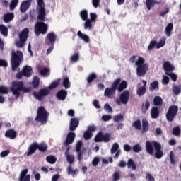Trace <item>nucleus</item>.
<instances>
[{"instance_id": "obj_63", "label": "nucleus", "mask_w": 181, "mask_h": 181, "mask_svg": "<svg viewBox=\"0 0 181 181\" xmlns=\"http://www.w3.org/2000/svg\"><path fill=\"white\" fill-rule=\"evenodd\" d=\"M113 181H118L120 179V175L119 172H115L112 175Z\"/></svg>"}, {"instance_id": "obj_23", "label": "nucleus", "mask_w": 181, "mask_h": 181, "mask_svg": "<svg viewBox=\"0 0 181 181\" xmlns=\"http://www.w3.org/2000/svg\"><path fill=\"white\" fill-rule=\"evenodd\" d=\"M37 149L40 152L45 153V152H47V149H49V146L45 142H41L40 144L37 143Z\"/></svg>"}, {"instance_id": "obj_52", "label": "nucleus", "mask_w": 181, "mask_h": 181, "mask_svg": "<svg viewBox=\"0 0 181 181\" xmlns=\"http://www.w3.org/2000/svg\"><path fill=\"white\" fill-rule=\"evenodd\" d=\"M114 122H119V121H124V115L122 114L117 115L113 117Z\"/></svg>"}, {"instance_id": "obj_14", "label": "nucleus", "mask_w": 181, "mask_h": 181, "mask_svg": "<svg viewBox=\"0 0 181 181\" xmlns=\"http://www.w3.org/2000/svg\"><path fill=\"white\" fill-rule=\"evenodd\" d=\"M19 40L27 42L29 37V28H24L21 33H18Z\"/></svg>"}, {"instance_id": "obj_22", "label": "nucleus", "mask_w": 181, "mask_h": 181, "mask_svg": "<svg viewBox=\"0 0 181 181\" xmlns=\"http://www.w3.org/2000/svg\"><path fill=\"white\" fill-rule=\"evenodd\" d=\"M163 67L165 73H170V71H173L175 70V66L172 65L169 61H165L163 63Z\"/></svg>"}, {"instance_id": "obj_13", "label": "nucleus", "mask_w": 181, "mask_h": 181, "mask_svg": "<svg viewBox=\"0 0 181 181\" xmlns=\"http://www.w3.org/2000/svg\"><path fill=\"white\" fill-rule=\"evenodd\" d=\"M4 136L6 138H9V139H16V137L18 136V132L13 129H9L6 131Z\"/></svg>"}, {"instance_id": "obj_10", "label": "nucleus", "mask_w": 181, "mask_h": 181, "mask_svg": "<svg viewBox=\"0 0 181 181\" xmlns=\"http://www.w3.org/2000/svg\"><path fill=\"white\" fill-rule=\"evenodd\" d=\"M128 101H129V90H126L120 94L119 99L116 100V103L117 105H121L122 103L125 105L128 104Z\"/></svg>"}, {"instance_id": "obj_47", "label": "nucleus", "mask_w": 181, "mask_h": 181, "mask_svg": "<svg viewBox=\"0 0 181 181\" xmlns=\"http://www.w3.org/2000/svg\"><path fill=\"white\" fill-rule=\"evenodd\" d=\"M158 45V42H156V40H151L147 47L148 52H152V50H153L154 47H156Z\"/></svg>"}, {"instance_id": "obj_6", "label": "nucleus", "mask_w": 181, "mask_h": 181, "mask_svg": "<svg viewBox=\"0 0 181 181\" xmlns=\"http://www.w3.org/2000/svg\"><path fill=\"white\" fill-rule=\"evenodd\" d=\"M120 81L121 78H117L113 81L110 88H106L104 92L105 97H107V98L110 99L114 98V96L115 95V91H117V88H118V86Z\"/></svg>"}, {"instance_id": "obj_25", "label": "nucleus", "mask_w": 181, "mask_h": 181, "mask_svg": "<svg viewBox=\"0 0 181 181\" xmlns=\"http://www.w3.org/2000/svg\"><path fill=\"white\" fill-rule=\"evenodd\" d=\"M15 18V14L13 13H7L4 15L3 21L5 23H9L11 21H13Z\"/></svg>"}, {"instance_id": "obj_20", "label": "nucleus", "mask_w": 181, "mask_h": 181, "mask_svg": "<svg viewBox=\"0 0 181 181\" xmlns=\"http://www.w3.org/2000/svg\"><path fill=\"white\" fill-rule=\"evenodd\" d=\"M143 86L137 89L136 94L139 95V97H142L146 93V84L148 83L145 80H142Z\"/></svg>"}, {"instance_id": "obj_18", "label": "nucleus", "mask_w": 181, "mask_h": 181, "mask_svg": "<svg viewBox=\"0 0 181 181\" xmlns=\"http://www.w3.org/2000/svg\"><path fill=\"white\" fill-rule=\"evenodd\" d=\"M37 151V142H33L32 143L26 152L27 156H32L33 153H35Z\"/></svg>"}, {"instance_id": "obj_2", "label": "nucleus", "mask_w": 181, "mask_h": 181, "mask_svg": "<svg viewBox=\"0 0 181 181\" xmlns=\"http://www.w3.org/2000/svg\"><path fill=\"white\" fill-rule=\"evenodd\" d=\"M11 90L13 93V95H14L16 98H19L21 96V92L19 91H23V93H30V88L24 87L23 81H14L12 83Z\"/></svg>"}, {"instance_id": "obj_57", "label": "nucleus", "mask_w": 181, "mask_h": 181, "mask_svg": "<svg viewBox=\"0 0 181 181\" xmlns=\"http://www.w3.org/2000/svg\"><path fill=\"white\" fill-rule=\"evenodd\" d=\"M109 141H111V136L110 135V133H105L103 134V142L107 144Z\"/></svg>"}, {"instance_id": "obj_43", "label": "nucleus", "mask_w": 181, "mask_h": 181, "mask_svg": "<svg viewBox=\"0 0 181 181\" xmlns=\"http://www.w3.org/2000/svg\"><path fill=\"white\" fill-rule=\"evenodd\" d=\"M18 4H19V0H11L9 4L10 11L15 10V8L18 6Z\"/></svg>"}, {"instance_id": "obj_59", "label": "nucleus", "mask_w": 181, "mask_h": 181, "mask_svg": "<svg viewBox=\"0 0 181 181\" xmlns=\"http://www.w3.org/2000/svg\"><path fill=\"white\" fill-rule=\"evenodd\" d=\"M166 42V38H163L159 41L158 43H157L156 48L160 49V47H163L165 45V43Z\"/></svg>"}, {"instance_id": "obj_58", "label": "nucleus", "mask_w": 181, "mask_h": 181, "mask_svg": "<svg viewBox=\"0 0 181 181\" xmlns=\"http://www.w3.org/2000/svg\"><path fill=\"white\" fill-rule=\"evenodd\" d=\"M170 160L171 165H176V160H175V153L173 151L170 152Z\"/></svg>"}, {"instance_id": "obj_34", "label": "nucleus", "mask_w": 181, "mask_h": 181, "mask_svg": "<svg viewBox=\"0 0 181 181\" xmlns=\"http://www.w3.org/2000/svg\"><path fill=\"white\" fill-rule=\"evenodd\" d=\"M172 90L175 95H179L181 93V85L180 84H173Z\"/></svg>"}, {"instance_id": "obj_17", "label": "nucleus", "mask_w": 181, "mask_h": 181, "mask_svg": "<svg viewBox=\"0 0 181 181\" xmlns=\"http://www.w3.org/2000/svg\"><path fill=\"white\" fill-rule=\"evenodd\" d=\"M78 125H80V122L78 121V119L76 117L71 118L69 124V131H71V132H73L74 131L77 129Z\"/></svg>"}, {"instance_id": "obj_37", "label": "nucleus", "mask_w": 181, "mask_h": 181, "mask_svg": "<svg viewBox=\"0 0 181 181\" xmlns=\"http://www.w3.org/2000/svg\"><path fill=\"white\" fill-rule=\"evenodd\" d=\"M149 129V122L146 119H142V131L143 132H146Z\"/></svg>"}, {"instance_id": "obj_29", "label": "nucleus", "mask_w": 181, "mask_h": 181, "mask_svg": "<svg viewBox=\"0 0 181 181\" xmlns=\"http://www.w3.org/2000/svg\"><path fill=\"white\" fill-rule=\"evenodd\" d=\"M127 87H128V83H127V81H122V82H119L117 90L119 91V93H122V91H124Z\"/></svg>"}, {"instance_id": "obj_53", "label": "nucleus", "mask_w": 181, "mask_h": 181, "mask_svg": "<svg viewBox=\"0 0 181 181\" xmlns=\"http://www.w3.org/2000/svg\"><path fill=\"white\" fill-rule=\"evenodd\" d=\"M79 59L80 54L78 53H75L71 57V62H72L73 63H76V62H78Z\"/></svg>"}, {"instance_id": "obj_19", "label": "nucleus", "mask_w": 181, "mask_h": 181, "mask_svg": "<svg viewBox=\"0 0 181 181\" xmlns=\"http://www.w3.org/2000/svg\"><path fill=\"white\" fill-rule=\"evenodd\" d=\"M160 4H162V0H146V5L148 11H151L155 5H160Z\"/></svg>"}, {"instance_id": "obj_26", "label": "nucleus", "mask_w": 181, "mask_h": 181, "mask_svg": "<svg viewBox=\"0 0 181 181\" xmlns=\"http://www.w3.org/2000/svg\"><path fill=\"white\" fill-rule=\"evenodd\" d=\"M30 5L29 3H28V1H23L20 6V11L22 13H25L26 12V11H28L29 9V8H30Z\"/></svg>"}, {"instance_id": "obj_28", "label": "nucleus", "mask_w": 181, "mask_h": 181, "mask_svg": "<svg viewBox=\"0 0 181 181\" xmlns=\"http://www.w3.org/2000/svg\"><path fill=\"white\" fill-rule=\"evenodd\" d=\"M23 74L24 77H30L32 76V67L29 66H25L23 67Z\"/></svg>"}, {"instance_id": "obj_16", "label": "nucleus", "mask_w": 181, "mask_h": 181, "mask_svg": "<svg viewBox=\"0 0 181 181\" xmlns=\"http://www.w3.org/2000/svg\"><path fill=\"white\" fill-rule=\"evenodd\" d=\"M29 169L26 168L23 170L19 176V181H30V175H28Z\"/></svg>"}, {"instance_id": "obj_32", "label": "nucleus", "mask_w": 181, "mask_h": 181, "mask_svg": "<svg viewBox=\"0 0 181 181\" xmlns=\"http://www.w3.org/2000/svg\"><path fill=\"white\" fill-rule=\"evenodd\" d=\"M163 104V99L160 96H156L153 98V105L154 107H161Z\"/></svg>"}, {"instance_id": "obj_9", "label": "nucleus", "mask_w": 181, "mask_h": 181, "mask_svg": "<svg viewBox=\"0 0 181 181\" xmlns=\"http://www.w3.org/2000/svg\"><path fill=\"white\" fill-rule=\"evenodd\" d=\"M37 6H39V9L37 19L38 21H45V18L46 16V8H45L46 4L43 0H37Z\"/></svg>"}, {"instance_id": "obj_40", "label": "nucleus", "mask_w": 181, "mask_h": 181, "mask_svg": "<svg viewBox=\"0 0 181 181\" xmlns=\"http://www.w3.org/2000/svg\"><path fill=\"white\" fill-rule=\"evenodd\" d=\"M104 133L103 132H99L94 138L95 142H103Z\"/></svg>"}, {"instance_id": "obj_4", "label": "nucleus", "mask_w": 181, "mask_h": 181, "mask_svg": "<svg viewBox=\"0 0 181 181\" xmlns=\"http://www.w3.org/2000/svg\"><path fill=\"white\" fill-rule=\"evenodd\" d=\"M136 67V74L138 77H142L146 74V71L149 70L147 64H145V59L142 57H139V59L135 63Z\"/></svg>"}, {"instance_id": "obj_41", "label": "nucleus", "mask_w": 181, "mask_h": 181, "mask_svg": "<svg viewBox=\"0 0 181 181\" xmlns=\"http://www.w3.org/2000/svg\"><path fill=\"white\" fill-rule=\"evenodd\" d=\"M80 16L82 21H87L88 19V11L86 9L81 11Z\"/></svg>"}, {"instance_id": "obj_55", "label": "nucleus", "mask_w": 181, "mask_h": 181, "mask_svg": "<svg viewBox=\"0 0 181 181\" xmlns=\"http://www.w3.org/2000/svg\"><path fill=\"white\" fill-rule=\"evenodd\" d=\"M141 151H142V147L139 144H136L133 146V152L139 153V152H141Z\"/></svg>"}, {"instance_id": "obj_64", "label": "nucleus", "mask_w": 181, "mask_h": 181, "mask_svg": "<svg viewBox=\"0 0 181 181\" xmlns=\"http://www.w3.org/2000/svg\"><path fill=\"white\" fill-rule=\"evenodd\" d=\"M0 94H8V88L5 86H0Z\"/></svg>"}, {"instance_id": "obj_42", "label": "nucleus", "mask_w": 181, "mask_h": 181, "mask_svg": "<svg viewBox=\"0 0 181 181\" xmlns=\"http://www.w3.org/2000/svg\"><path fill=\"white\" fill-rule=\"evenodd\" d=\"M132 125L136 129H138L139 131H141V129H142V124L141 123V119H139L134 121Z\"/></svg>"}, {"instance_id": "obj_60", "label": "nucleus", "mask_w": 181, "mask_h": 181, "mask_svg": "<svg viewBox=\"0 0 181 181\" xmlns=\"http://www.w3.org/2000/svg\"><path fill=\"white\" fill-rule=\"evenodd\" d=\"M84 139L86 140H88L93 136V134H91V132H88V130L86 131L83 134Z\"/></svg>"}, {"instance_id": "obj_15", "label": "nucleus", "mask_w": 181, "mask_h": 181, "mask_svg": "<svg viewBox=\"0 0 181 181\" xmlns=\"http://www.w3.org/2000/svg\"><path fill=\"white\" fill-rule=\"evenodd\" d=\"M74 139H76V133L73 132H69L65 140L64 145L66 146H68V145H71V144L74 142Z\"/></svg>"}, {"instance_id": "obj_31", "label": "nucleus", "mask_w": 181, "mask_h": 181, "mask_svg": "<svg viewBox=\"0 0 181 181\" xmlns=\"http://www.w3.org/2000/svg\"><path fill=\"white\" fill-rule=\"evenodd\" d=\"M149 107H151V103L149 100H146L145 103L141 104V112L146 114V112L149 110Z\"/></svg>"}, {"instance_id": "obj_5", "label": "nucleus", "mask_w": 181, "mask_h": 181, "mask_svg": "<svg viewBox=\"0 0 181 181\" xmlns=\"http://www.w3.org/2000/svg\"><path fill=\"white\" fill-rule=\"evenodd\" d=\"M23 60V53L22 51H12L11 52V68L13 71L21 66V62Z\"/></svg>"}, {"instance_id": "obj_12", "label": "nucleus", "mask_w": 181, "mask_h": 181, "mask_svg": "<svg viewBox=\"0 0 181 181\" xmlns=\"http://www.w3.org/2000/svg\"><path fill=\"white\" fill-rule=\"evenodd\" d=\"M56 34L53 32H51L47 35L45 38V43L47 46H50V45H54L56 43L57 39Z\"/></svg>"}, {"instance_id": "obj_8", "label": "nucleus", "mask_w": 181, "mask_h": 181, "mask_svg": "<svg viewBox=\"0 0 181 181\" xmlns=\"http://www.w3.org/2000/svg\"><path fill=\"white\" fill-rule=\"evenodd\" d=\"M179 111V107L175 105H172L169 107L168 110L165 115L166 119L168 122H173L176 115H177V112Z\"/></svg>"}, {"instance_id": "obj_1", "label": "nucleus", "mask_w": 181, "mask_h": 181, "mask_svg": "<svg viewBox=\"0 0 181 181\" xmlns=\"http://www.w3.org/2000/svg\"><path fill=\"white\" fill-rule=\"evenodd\" d=\"M153 147L155 148L154 156L156 159H161L163 156V151L162 150V146L158 141H149L146 142V151L148 155H153Z\"/></svg>"}, {"instance_id": "obj_38", "label": "nucleus", "mask_w": 181, "mask_h": 181, "mask_svg": "<svg viewBox=\"0 0 181 181\" xmlns=\"http://www.w3.org/2000/svg\"><path fill=\"white\" fill-rule=\"evenodd\" d=\"M153 90H159V82L158 81H154L150 84V91H153Z\"/></svg>"}, {"instance_id": "obj_27", "label": "nucleus", "mask_w": 181, "mask_h": 181, "mask_svg": "<svg viewBox=\"0 0 181 181\" xmlns=\"http://www.w3.org/2000/svg\"><path fill=\"white\" fill-rule=\"evenodd\" d=\"M151 117L153 119H156V118L159 117V109L158 108V107L154 106L151 108Z\"/></svg>"}, {"instance_id": "obj_48", "label": "nucleus", "mask_w": 181, "mask_h": 181, "mask_svg": "<svg viewBox=\"0 0 181 181\" xmlns=\"http://www.w3.org/2000/svg\"><path fill=\"white\" fill-rule=\"evenodd\" d=\"M166 76L171 78L172 81H177V75L173 72H165Z\"/></svg>"}, {"instance_id": "obj_44", "label": "nucleus", "mask_w": 181, "mask_h": 181, "mask_svg": "<svg viewBox=\"0 0 181 181\" xmlns=\"http://www.w3.org/2000/svg\"><path fill=\"white\" fill-rule=\"evenodd\" d=\"M127 166L129 168L132 169V170H136V165H135V163L131 158L127 161Z\"/></svg>"}, {"instance_id": "obj_39", "label": "nucleus", "mask_w": 181, "mask_h": 181, "mask_svg": "<svg viewBox=\"0 0 181 181\" xmlns=\"http://www.w3.org/2000/svg\"><path fill=\"white\" fill-rule=\"evenodd\" d=\"M173 135L175 136H180L181 134V129L180 126H176L175 127L173 128Z\"/></svg>"}, {"instance_id": "obj_30", "label": "nucleus", "mask_w": 181, "mask_h": 181, "mask_svg": "<svg viewBox=\"0 0 181 181\" xmlns=\"http://www.w3.org/2000/svg\"><path fill=\"white\" fill-rule=\"evenodd\" d=\"M172 30H173V24L170 23L167 25L165 33L168 37H170L172 36Z\"/></svg>"}, {"instance_id": "obj_3", "label": "nucleus", "mask_w": 181, "mask_h": 181, "mask_svg": "<svg viewBox=\"0 0 181 181\" xmlns=\"http://www.w3.org/2000/svg\"><path fill=\"white\" fill-rule=\"evenodd\" d=\"M50 113L46 110V108L43 106H40L37 108V115L35 120L37 122H40L42 125H46L47 121L49 120V116Z\"/></svg>"}, {"instance_id": "obj_35", "label": "nucleus", "mask_w": 181, "mask_h": 181, "mask_svg": "<svg viewBox=\"0 0 181 181\" xmlns=\"http://www.w3.org/2000/svg\"><path fill=\"white\" fill-rule=\"evenodd\" d=\"M97 78V74L95 72L90 73L86 78L88 84H91Z\"/></svg>"}, {"instance_id": "obj_45", "label": "nucleus", "mask_w": 181, "mask_h": 181, "mask_svg": "<svg viewBox=\"0 0 181 181\" xmlns=\"http://www.w3.org/2000/svg\"><path fill=\"white\" fill-rule=\"evenodd\" d=\"M0 32L3 36H8V28L4 25H0Z\"/></svg>"}, {"instance_id": "obj_51", "label": "nucleus", "mask_w": 181, "mask_h": 181, "mask_svg": "<svg viewBox=\"0 0 181 181\" xmlns=\"http://www.w3.org/2000/svg\"><path fill=\"white\" fill-rule=\"evenodd\" d=\"M60 84V79L54 81L49 86V90H53V88H56Z\"/></svg>"}, {"instance_id": "obj_50", "label": "nucleus", "mask_w": 181, "mask_h": 181, "mask_svg": "<svg viewBox=\"0 0 181 181\" xmlns=\"http://www.w3.org/2000/svg\"><path fill=\"white\" fill-rule=\"evenodd\" d=\"M86 22L84 23V29H89V30H91L93 29V24H91V21L90 19L85 20Z\"/></svg>"}, {"instance_id": "obj_46", "label": "nucleus", "mask_w": 181, "mask_h": 181, "mask_svg": "<svg viewBox=\"0 0 181 181\" xmlns=\"http://www.w3.org/2000/svg\"><path fill=\"white\" fill-rule=\"evenodd\" d=\"M46 160L48 162V163H51V165H54V163H56V160H57V158H56L54 156H47L46 157Z\"/></svg>"}, {"instance_id": "obj_7", "label": "nucleus", "mask_w": 181, "mask_h": 181, "mask_svg": "<svg viewBox=\"0 0 181 181\" xmlns=\"http://www.w3.org/2000/svg\"><path fill=\"white\" fill-rule=\"evenodd\" d=\"M48 30L49 27L47 24L43 21H37L35 25V33L37 36H40V34L46 35Z\"/></svg>"}, {"instance_id": "obj_24", "label": "nucleus", "mask_w": 181, "mask_h": 181, "mask_svg": "<svg viewBox=\"0 0 181 181\" xmlns=\"http://www.w3.org/2000/svg\"><path fill=\"white\" fill-rule=\"evenodd\" d=\"M67 97V90L62 89L57 93V98L61 101H64Z\"/></svg>"}, {"instance_id": "obj_54", "label": "nucleus", "mask_w": 181, "mask_h": 181, "mask_svg": "<svg viewBox=\"0 0 181 181\" xmlns=\"http://www.w3.org/2000/svg\"><path fill=\"white\" fill-rule=\"evenodd\" d=\"M118 149H119V145H118L117 143H115L112 145V147L110 151L112 155H114V153H115V152L118 151Z\"/></svg>"}, {"instance_id": "obj_11", "label": "nucleus", "mask_w": 181, "mask_h": 181, "mask_svg": "<svg viewBox=\"0 0 181 181\" xmlns=\"http://www.w3.org/2000/svg\"><path fill=\"white\" fill-rule=\"evenodd\" d=\"M33 95L38 100V101H42L43 100V97H46V95H49V90L46 88H42L39 90V93L34 91L33 93Z\"/></svg>"}, {"instance_id": "obj_56", "label": "nucleus", "mask_w": 181, "mask_h": 181, "mask_svg": "<svg viewBox=\"0 0 181 181\" xmlns=\"http://www.w3.org/2000/svg\"><path fill=\"white\" fill-rule=\"evenodd\" d=\"M63 86L66 89L70 88V81H69V78L66 77L63 80Z\"/></svg>"}, {"instance_id": "obj_21", "label": "nucleus", "mask_w": 181, "mask_h": 181, "mask_svg": "<svg viewBox=\"0 0 181 181\" xmlns=\"http://www.w3.org/2000/svg\"><path fill=\"white\" fill-rule=\"evenodd\" d=\"M69 153L70 148L67 147L66 150L65 151L64 155L66 158L67 162H69L70 165H73V163H74V156Z\"/></svg>"}, {"instance_id": "obj_49", "label": "nucleus", "mask_w": 181, "mask_h": 181, "mask_svg": "<svg viewBox=\"0 0 181 181\" xmlns=\"http://www.w3.org/2000/svg\"><path fill=\"white\" fill-rule=\"evenodd\" d=\"M39 83H40V79L37 76H35L33 80V87L34 88H37L39 87Z\"/></svg>"}, {"instance_id": "obj_36", "label": "nucleus", "mask_w": 181, "mask_h": 181, "mask_svg": "<svg viewBox=\"0 0 181 181\" xmlns=\"http://www.w3.org/2000/svg\"><path fill=\"white\" fill-rule=\"evenodd\" d=\"M66 170H67L68 175H71L72 176H76V175L78 173V169L73 170V167L71 166V165H69L67 167Z\"/></svg>"}, {"instance_id": "obj_62", "label": "nucleus", "mask_w": 181, "mask_h": 181, "mask_svg": "<svg viewBox=\"0 0 181 181\" xmlns=\"http://www.w3.org/2000/svg\"><path fill=\"white\" fill-rule=\"evenodd\" d=\"M146 180L147 181H155V177H153V176H152V175L151 173H146Z\"/></svg>"}, {"instance_id": "obj_61", "label": "nucleus", "mask_w": 181, "mask_h": 181, "mask_svg": "<svg viewBox=\"0 0 181 181\" xmlns=\"http://www.w3.org/2000/svg\"><path fill=\"white\" fill-rule=\"evenodd\" d=\"M82 147H83V141H78L76 146V152H80V151H81Z\"/></svg>"}, {"instance_id": "obj_33", "label": "nucleus", "mask_w": 181, "mask_h": 181, "mask_svg": "<svg viewBox=\"0 0 181 181\" xmlns=\"http://www.w3.org/2000/svg\"><path fill=\"white\" fill-rule=\"evenodd\" d=\"M77 35L80 39L85 42V43H90V37H88V35L83 34V33H81L80 30L78 31Z\"/></svg>"}]
</instances>
